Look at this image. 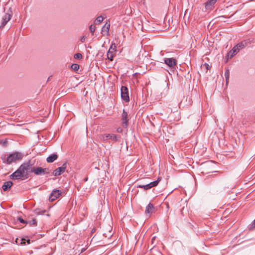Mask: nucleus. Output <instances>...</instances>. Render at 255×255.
<instances>
[{"label": "nucleus", "instance_id": "1", "mask_svg": "<svg viewBox=\"0 0 255 255\" xmlns=\"http://www.w3.org/2000/svg\"><path fill=\"white\" fill-rule=\"evenodd\" d=\"M33 164L30 161L22 164L19 168L10 175L11 179L24 180L28 179L31 173L30 170Z\"/></svg>", "mask_w": 255, "mask_h": 255}, {"label": "nucleus", "instance_id": "2", "mask_svg": "<svg viewBox=\"0 0 255 255\" xmlns=\"http://www.w3.org/2000/svg\"><path fill=\"white\" fill-rule=\"evenodd\" d=\"M23 157V155L18 152H14L6 156H2L1 159L4 163L10 164L12 162H16L17 161L21 160Z\"/></svg>", "mask_w": 255, "mask_h": 255}, {"label": "nucleus", "instance_id": "3", "mask_svg": "<svg viewBox=\"0 0 255 255\" xmlns=\"http://www.w3.org/2000/svg\"><path fill=\"white\" fill-rule=\"evenodd\" d=\"M99 138L101 140L103 141H106L109 139H111L114 141L118 140V136L115 134H102L99 135Z\"/></svg>", "mask_w": 255, "mask_h": 255}, {"label": "nucleus", "instance_id": "4", "mask_svg": "<svg viewBox=\"0 0 255 255\" xmlns=\"http://www.w3.org/2000/svg\"><path fill=\"white\" fill-rule=\"evenodd\" d=\"M31 173H34L36 175H44L45 174L49 173V169L48 168H42V167H34L31 165Z\"/></svg>", "mask_w": 255, "mask_h": 255}, {"label": "nucleus", "instance_id": "5", "mask_svg": "<svg viewBox=\"0 0 255 255\" xmlns=\"http://www.w3.org/2000/svg\"><path fill=\"white\" fill-rule=\"evenodd\" d=\"M12 15V11L11 8H9L7 11L4 15L2 17L1 26H4L7 23V22L11 19Z\"/></svg>", "mask_w": 255, "mask_h": 255}, {"label": "nucleus", "instance_id": "6", "mask_svg": "<svg viewBox=\"0 0 255 255\" xmlns=\"http://www.w3.org/2000/svg\"><path fill=\"white\" fill-rule=\"evenodd\" d=\"M121 98L126 102L129 101L128 90L127 87L123 86L121 89Z\"/></svg>", "mask_w": 255, "mask_h": 255}, {"label": "nucleus", "instance_id": "7", "mask_svg": "<svg viewBox=\"0 0 255 255\" xmlns=\"http://www.w3.org/2000/svg\"><path fill=\"white\" fill-rule=\"evenodd\" d=\"M164 62L171 69L175 68L177 64L176 60L173 58H165L164 59Z\"/></svg>", "mask_w": 255, "mask_h": 255}, {"label": "nucleus", "instance_id": "8", "mask_svg": "<svg viewBox=\"0 0 255 255\" xmlns=\"http://www.w3.org/2000/svg\"><path fill=\"white\" fill-rule=\"evenodd\" d=\"M67 167L66 163H64L62 166L59 167L53 171V174L55 176L60 175L62 173L65 172Z\"/></svg>", "mask_w": 255, "mask_h": 255}, {"label": "nucleus", "instance_id": "9", "mask_svg": "<svg viewBox=\"0 0 255 255\" xmlns=\"http://www.w3.org/2000/svg\"><path fill=\"white\" fill-rule=\"evenodd\" d=\"M61 192L59 190H53L50 194L49 196V200L53 201L60 197Z\"/></svg>", "mask_w": 255, "mask_h": 255}, {"label": "nucleus", "instance_id": "10", "mask_svg": "<svg viewBox=\"0 0 255 255\" xmlns=\"http://www.w3.org/2000/svg\"><path fill=\"white\" fill-rule=\"evenodd\" d=\"M116 46L114 45V47H113V45L110 47L109 51L107 53V57L108 59L111 61L113 60V58L115 56V53L116 52Z\"/></svg>", "mask_w": 255, "mask_h": 255}, {"label": "nucleus", "instance_id": "11", "mask_svg": "<svg viewBox=\"0 0 255 255\" xmlns=\"http://www.w3.org/2000/svg\"><path fill=\"white\" fill-rule=\"evenodd\" d=\"M122 124L124 128L128 127V113L124 109L122 116Z\"/></svg>", "mask_w": 255, "mask_h": 255}, {"label": "nucleus", "instance_id": "12", "mask_svg": "<svg viewBox=\"0 0 255 255\" xmlns=\"http://www.w3.org/2000/svg\"><path fill=\"white\" fill-rule=\"evenodd\" d=\"M154 206L151 203H149L146 207L145 213L146 214H150L153 213Z\"/></svg>", "mask_w": 255, "mask_h": 255}, {"label": "nucleus", "instance_id": "13", "mask_svg": "<svg viewBox=\"0 0 255 255\" xmlns=\"http://www.w3.org/2000/svg\"><path fill=\"white\" fill-rule=\"evenodd\" d=\"M13 183L12 182L10 181H8L7 182H5L3 184L2 188L3 191H7L8 189H9L12 185Z\"/></svg>", "mask_w": 255, "mask_h": 255}, {"label": "nucleus", "instance_id": "14", "mask_svg": "<svg viewBox=\"0 0 255 255\" xmlns=\"http://www.w3.org/2000/svg\"><path fill=\"white\" fill-rule=\"evenodd\" d=\"M110 27V23L106 22L103 26L102 29V33L105 34L109 33V29Z\"/></svg>", "mask_w": 255, "mask_h": 255}, {"label": "nucleus", "instance_id": "15", "mask_svg": "<svg viewBox=\"0 0 255 255\" xmlns=\"http://www.w3.org/2000/svg\"><path fill=\"white\" fill-rule=\"evenodd\" d=\"M57 157L58 156L56 154H52L47 158L46 160L48 162L51 163L56 160Z\"/></svg>", "mask_w": 255, "mask_h": 255}, {"label": "nucleus", "instance_id": "16", "mask_svg": "<svg viewBox=\"0 0 255 255\" xmlns=\"http://www.w3.org/2000/svg\"><path fill=\"white\" fill-rule=\"evenodd\" d=\"M160 180V178H158L156 180L148 183V184L149 185V188L151 189V188H152L153 187L156 186L158 185Z\"/></svg>", "mask_w": 255, "mask_h": 255}, {"label": "nucleus", "instance_id": "17", "mask_svg": "<svg viewBox=\"0 0 255 255\" xmlns=\"http://www.w3.org/2000/svg\"><path fill=\"white\" fill-rule=\"evenodd\" d=\"M247 43L246 41H242L239 43L237 45V49L239 48L240 50L245 47L247 46Z\"/></svg>", "mask_w": 255, "mask_h": 255}, {"label": "nucleus", "instance_id": "18", "mask_svg": "<svg viewBox=\"0 0 255 255\" xmlns=\"http://www.w3.org/2000/svg\"><path fill=\"white\" fill-rule=\"evenodd\" d=\"M26 224H29L30 226H35L37 225V221L36 219L32 218L27 221Z\"/></svg>", "mask_w": 255, "mask_h": 255}, {"label": "nucleus", "instance_id": "19", "mask_svg": "<svg viewBox=\"0 0 255 255\" xmlns=\"http://www.w3.org/2000/svg\"><path fill=\"white\" fill-rule=\"evenodd\" d=\"M217 0H209L206 3V8L207 9L208 8V7L209 6H211L213 4H214L216 2Z\"/></svg>", "mask_w": 255, "mask_h": 255}, {"label": "nucleus", "instance_id": "20", "mask_svg": "<svg viewBox=\"0 0 255 255\" xmlns=\"http://www.w3.org/2000/svg\"><path fill=\"white\" fill-rule=\"evenodd\" d=\"M104 20V17L102 16H98L95 21L96 24H99L102 22Z\"/></svg>", "mask_w": 255, "mask_h": 255}, {"label": "nucleus", "instance_id": "21", "mask_svg": "<svg viewBox=\"0 0 255 255\" xmlns=\"http://www.w3.org/2000/svg\"><path fill=\"white\" fill-rule=\"evenodd\" d=\"M240 50L239 48L237 49L236 46H235L231 51V52H232V54L231 55V57L233 56V55L236 54Z\"/></svg>", "mask_w": 255, "mask_h": 255}, {"label": "nucleus", "instance_id": "22", "mask_svg": "<svg viewBox=\"0 0 255 255\" xmlns=\"http://www.w3.org/2000/svg\"><path fill=\"white\" fill-rule=\"evenodd\" d=\"M137 187L144 189V190H146L150 189L148 184L146 185H139L137 186Z\"/></svg>", "mask_w": 255, "mask_h": 255}, {"label": "nucleus", "instance_id": "23", "mask_svg": "<svg viewBox=\"0 0 255 255\" xmlns=\"http://www.w3.org/2000/svg\"><path fill=\"white\" fill-rule=\"evenodd\" d=\"M71 67L73 70L77 71L79 69V65L77 64H73Z\"/></svg>", "mask_w": 255, "mask_h": 255}, {"label": "nucleus", "instance_id": "24", "mask_svg": "<svg viewBox=\"0 0 255 255\" xmlns=\"http://www.w3.org/2000/svg\"><path fill=\"white\" fill-rule=\"evenodd\" d=\"M89 29H90L91 32L93 34L95 31L96 26H95V25L92 24L90 26Z\"/></svg>", "mask_w": 255, "mask_h": 255}, {"label": "nucleus", "instance_id": "25", "mask_svg": "<svg viewBox=\"0 0 255 255\" xmlns=\"http://www.w3.org/2000/svg\"><path fill=\"white\" fill-rule=\"evenodd\" d=\"M229 74H230L229 70H226V71H225V78H226V80L227 82H228V80L229 79Z\"/></svg>", "mask_w": 255, "mask_h": 255}, {"label": "nucleus", "instance_id": "26", "mask_svg": "<svg viewBox=\"0 0 255 255\" xmlns=\"http://www.w3.org/2000/svg\"><path fill=\"white\" fill-rule=\"evenodd\" d=\"M26 242L28 244H29L30 243V240H26L25 239H22L21 240V244H23V245H25L26 244Z\"/></svg>", "mask_w": 255, "mask_h": 255}, {"label": "nucleus", "instance_id": "27", "mask_svg": "<svg viewBox=\"0 0 255 255\" xmlns=\"http://www.w3.org/2000/svg\"><path fill=\"white\" fill-rule=\"evenodd\" d=\"M74 57L75 59H81L82 58V55L80 53H77L74 55Z\"/></svg>", "mask_w": 255, "mask_h": 255}, {"label": "nucleus", "instance_id": "28", "mask_svg": "<svg viewBox=\"0 0 255 255\" xmlns=\"http://www.w3.org/2000/svg\"><path fill=\"white\" fill-rule=\"evenodd\" d=\"M18 220L21 223L23 224H26L27 221L24 220L23 219H22L21 217H18Z\"/></svg>", "mask_w": 255, "mask_h": 255}, {"label": "nucleus", "instance_id": "29", "mask_svg": "<svg viewBox=\"0 0 255 255\" xmlns=\"http://www.w3.org/2000/svg\"><path fill=\"white\" fill-rule=\"evenodd\" d=\"M117 131L119 133H121L123 131V129L121 128H117Z\"/></svg>", "mask_w": 255, "mask_h": 255}, {"label": "nucleus", "instance_id": "30", "mask_svg": "<svg viewBox=\"0 0 255 255\" xmlns=\"http://www.w3.org/2000/svg\"><path fill=\"white\" fill-rule=\"evenodd\" d=\"M85 39H86V37H85V36H83V37L81 38V42H84V41H85Z\"/></svg>", "mask_w": 255, "mask_h": 255}, {"label": "nucleus", "instance_id": "31", "mask_svg": "<svg viewBox=\"0 0 255 255\" xmlns=\"http://www.w3.org/2000/svg\"><path fill=\"white\" fill-rule=\"evenodd\" d=\"M205 65L206 66V67L207 69H210V66L209 65V64H205Z\"/></svg>", "mask_w": 255, "mask_h": 255}, {"label": "nucleus", "instance_id": "32", "mask_svg": "<svg viewBox=\"0 0 255 255\" xmlns=\"http://www.w3.org/2000/svg\"><path fill=\"white\" fill-rule=\"evenodd\" d=\"M252 227L253 228H255V220L253 221V222L252 224Z\"/></svg>", "mask_w": 255, "mask_h": 255}, {"label": "nucleus", "instance_id": "33", "mask_svg": "<svg viewBox=\"0 0 255 255\" xmlns=\"http://www.w3.org/2000/svg\"><path fill=\"white\" fill-rule=\"evenodd\" d=\"M84 251H85V249H82L81 250V253H83Z\"/></svg>", "mask_w": 255, "mask_h": 255}, {"label": "nucleus", "instance_id": "34", "mask_svg": "<svg viewBox=\"0 0 255 255\" xmlns=\"http://www.w3.org/2000/svg\"><path fill=\"white\" fill-rule=\"evenodd\" d=\"M87 180H88V178H86L85 179V181H87Z\"/></svg>", "mask_w": 255, "mask_h": 255}]
</instances>
